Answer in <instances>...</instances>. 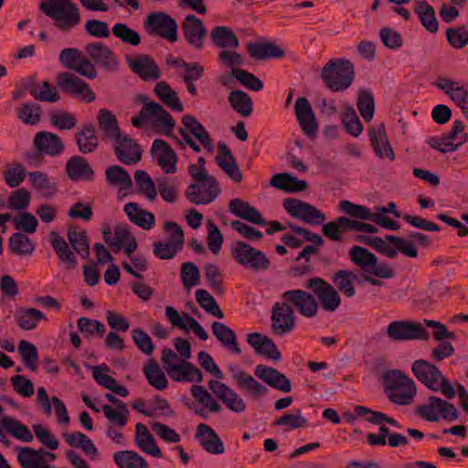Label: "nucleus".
<instances>
[{"label":"nucleus","mask_w":468,"mask_h":468,"mask_svg":"<svg viewBox=\"0 0 468 468\" xmlns=\"http://www.w3.org/2000/svg\"><path fill=\"white\" fill-rule=\"evenodd\" d=\"M39 9L59 30H70L80 23V11L70 0H42Z\"/></svg>","instance_id":"nucleus-1"},{"label":"nucleus","mask_w":468,"mask_h":468,"mask_svg":"<svg viewBox=\"0 0 468 468\" xmlns=\"http://www.w3.org/2000/svg\"><path fill=\"white\" fill-rule=\"evenodd\" d=\"M411 371L419 381L429 389L441 392L447 399L456 396L454 387L438 367L426 360H417L412 364Z\"/></svg>","instance_id":"nucleus-2"},{"label":"nucleus","mask_w":468,"mask_h":468,"mask_svg":"<svg viewBox=\"0 0 468 468\" xmlns=\"http://www.w3.org/2000/svg\"><path fill=\"white\" fill-rule=\"evenodd\" d=\"M354 66L346 59H332L322 69L321 78L334 92L348 89L354 81Z\"/></svg>","instance_id":"nucleus-3"},{"label":"nucleus","mask_w":468,"mask_h":468,"mask_svg":"<svg viewBox=\"0 0 468 468\" xmlns=\"http://www.w3.org/2000/svg\"><path fill=\"white\" fill-rule=\"evenodd\" d=\"M385 392L387 397L398 405L410 404L416 396L414 381L399 370L388 373Z\"/></svg>","instance_id":"nucleus-4"},{"label":"nucleus","mask_w":468,"mask_h":468,"mask_svg":"<svg viewBox=\"0 0 468 468\" xmlns=\"http://www.w3.org/2000/svg\"><path fill=\"white\" fill-rule=\"evenodd\" d=\"M132 123L136 128L149 124L166 135L175 128V122L170 114L155 102L144 103L139 115L132 119Z\"/></svg>","instance_id":"nucleus-5"},{"label":"nucleus","mask_w":468,"mask_h":468,"mask_svg":"<svg viewBox=\"0 0 468 468\" xmlns=\"http://www.w3.org/2000/svg\"><path fill=\"white\" fill-rule=\"evenodd\" d=\"M162 364L168 376L177 382H200L202 374L192 364L181 359L171 349H165L161 357Z\"/></svg>","instance_id":"nucleus-6"},{"label":"nucleus","mask_w":468,"mask_h":468,"mask_svg":"<svg viewBox=\"0 0 468 468\" xmlns=\"http://www.w3.org/2000/svg\"><path fill=\"white\" fill-rule=\"evenodd\" d=\"M165 239L156 242L154 253L162 260L174 258L181 250L185 239L179 225L174 222H165L164 226Z\"/></svg>","instance_id":"nucleus-7"},{"label":"nucleus","mask_w":468,"mask_h":468,"mask_svg":"<svg viewBox=\"0 0 468 468\" xmlns=\"http://www.w3.org/2000/svg\"><path fill=\"white\" fill-rule=\"evenodd\" d=\"M230 251L234 260L246 269L261 271L267 270L270 266V261L262 251L244 242H235Z\"/></svg>","instance_id":"nucleus-8"},{"label":"nucleus","mask_w":468,"mask_h":468,"mask_svg":"<svg viewBox=\"0 0 468 468\" xmlns=\"http://www.w3.org/2000/svg\"><path fill=\"white\" fill-rule=\"evenodd\" d=\"M145 28L149 34L160 36L170 42L177 39V24L165 13L157 12L148 15Z\"/></svg>","instance_id":"nucleus-9"},{"label":"nucleus","mask_w":468,"mask_h":468,"mask_svg":"<svg viewBox=\"0 0 468 468\" xmlns=\"http://www.w3.org/2000/svg\"><path fill=\"white\" fill-rule=\"evenodd\" d=\"M419 414L429 421H436L439 419L455 420L458 418L456 408L436 397H430L425 404L419 409Z\"/></svg>","instance_id":"nucleus-10"},{"label":"nucleus","mask_w":468,"mask_h":468,"mask_svg":"<svg viewBox=\"0 0 468 468\" xmlns=\"http://www.w3.org/2000/svg\"><path fill=\"white\" fill-rule=\"evenodd\" d=\"M57 84L62 90L76 97L83 102L90 103L94 101L96 99V96L89 84L71 73H60L58 76Z\"/></svg>","instance_id":"nucleus-11"},{"label":"nucleus","mask_w":468,"mask_h":468,"mask_svg":"<svg viewBox=\"0 0 468 468\" xmlns=\"http://www.w3.org/2000/svg\"><path fill=\"white\" fill-rule=\"evenodd\" d=\"M308 287L317 297L321 307L327 312H335L341 303V297L335 288L322 279L314 278L308 282Z\"/></svg>","instance_id":"nucleus-12"},{"label":"nucleus","mask_w":468,"mask_h":468,"mask_svg":"<svg viewBox=\"0 0 468 468\" xmlns=\"http://www.w3.org/2000/svg\"><path fill=\"white\" fill-rule=\"evenodd\" d=\"M295 314L291 305L284 300L276 303L272 307L271 328L276 335H284L295 327Z\"/></svg>","instance_id":"nucleus-13"},{"label":"nucleus","mask_w":468,"mask_h":468,"mask_svg":"<svg viewBox=\"0 0 468 468\" xmlns=\"http://www.w3.org/2000/svg\"><path fill=\"white\" fill-rule=\"evenodd\" d=\"M282 299L289 305H293L302 315L307 318H313L317 314L318 303L313 295L305 291H286L282 293Z\"/></svg>","instance_id":"nucleus-14"},{"label":"nucleus","mask_w":468,"mask_h":468,"mask_svg":"<svg viewBox=\"0 0 468 468\" xmlns=\"http://www.w3.org/2000/svg\"><path fill=\"white\" fill-rule=\"evenodd\" d=\"M283 207L292 217L311 225H320L325 218L316 207L299 199H287L283 202Z\"/></svg>","instance_id":"nucleus-15"},{"label":"nucleus","mask_w":468,"mask_h":468,"mask_svg":"<svg viewBox=\"0 0 468 468\" xmlns=\"http://www.w3.org/2000/svg\"><path fill=\"white\" fill-rule=\"evenodd\" d=\"M387 331L394 340H427L429 338V334L423 325L417 322H392Z\"/></svg>","instance_id":"nucleus-16"},{"label":"nucleus","mask_w":468,"mask_h":468,"mask_svg":"<svg viewBox=\"0 0 468 468\" xmlns=\"http://www.w3.org/2000/svg\"><path fill=\"white\" fill-rule=\"evenodd\" d=\"M435 86L442 90L460 109L468 110V89L463 81L441 76L437 79Z\"/></svg>","instance_id":"nucleus-17"},{"label":"nucleus","mask_w":468,"mask_h":468,"mask_svg":"<svg viewBox=\"0 0 468 468\" xmlns=\"http://www.w3.org/2000/svg\"><path fill=\"white\" fill-rule=\"evenodd\" d=\"M36 400L45 414L50 415L54 409L58 422L62 425L69 424V416L65 403L58 397L49 398L44 387L37 388Z\"/></svg>","instance_id":"nucleus-18"},{"label":"nucleus","mask_w":468,"mask_h":468,"mask_svg":"<svg viewBox=\"0 0 468 468\" xmlns=\"http://www.w3.org/2000/svg\"><path fill=\"white\" fill-rule=\"evenodd\" d=\"M218 192L216 180L207 178L191 185L186 191V197L196 205L208 204L217 198Z\"/></svg>","instance_id":"nucleus-19"},{"label":"nucleus","mask_w":468,"mask_h":468,"mask_svg":"<svg viewBox=\"0 0 468 468\" xmlns=\"http://www.w3.org/2000/svg\"><path fill=\"white\" fill-rule=\"evenodd\" d=\"M153 160L166 174H174L177 170V156L175 151L165 141L156 139L151 147Z\"/></svg>","instance_id":"nucleus-20"},{"label":"nucleus","mask_w":468,"mask_h":468,"mask_svg":"<svg viewBox=\"0 0 468 468\" xmlns=\"http://www.w3.org/2000/svg\"><path fill=\"white\" fill-rule=\"evenodd\" d=\"M295 114L300 127L309 137H314L318 132V122L309 101L301 97L294 104Z\"/></svg>","instance_id":"nucleus-21"},{"label":"nucleus","mask_w":468,"mask_h":468,"mask_svg":"<svg viewBox=\"0 0 468 468\" xmlns=\"http://www.w3.org/2000/svg\"><path fill=\"white\" fill-rule=\"evenodd\" d=\"M208 387L215 396L220 399L229 410L237 413L245 410L246 406L244 400L236 391L226 384L214 379L208 382Z\"/></svg>","instance_id":"nucleus-22"},{"label":"nucleus","mask_w":468,"mask_h":468,"mask_svg":"<svg viewBox=\"0 0 468 468\" xmlns=\"http://www.w3.org/2000/svg\"><path fill=\"white\" fill-rule=\"evenodd\" d=\"M229 371L239 388L252 398L258 399L268 393V388L253 377L236 366H230Z\"/></svg>","instance_id":"nucleus-23"},{"label":"nucleus","mask_w":468,"mask_h":468,"mask_svg":"<svg viewBox=\"0 0 468 468\" xmlns=\"http://www.w3.org/2000/svg\"><path fill=\"white\" fill-rule=\"evenodd\" d=\"M17 459L23 468H52L48 463L56 459V455L43 450L36 451L32 448H21Z\"/></svg>","instance_id":"nucleus-24"},{"label":"nucleus","mask_w":468,"mask_h":468,"mask_svg":"<svg viewBox=\"0 0 468 468\" xmlns=\"http://www.w3.org/2000/svg\"><path fill=\"white\" fill-rule=\"evenodd\" d=\"M165 315L176 327L185 331L192 330L201 340L208 339V334L200 324L187 314H180L174 307L166 306Z\"/></svg>","instance_id":"nucleus-25"},{"label":"nucleus","mask_w":468,"mask_h":468,"mask_svg":"<svg viewBox=\"0 0 468 468\" xmlns=\"http://www.w3.org/2000/svg\"><path fill=\"white\" fill-rule=\"evenodd\" d=\"M113 141L115 142L114 148L116 155L122 163L132 165L141 159V148L133 139L127 135L120 134Z\"/></svg>","instance_id":"nucleus-26"},{"label":"nucleus","mask_w":468,"mask_h":468,"mask_svg":"<svg viewBox=\"0 0 468 468\" xmlns=\"http://www.w3.org/2000/svg\"><path fill=\"white\" fill-rule=\"evenodd\" d=\"M369 140L376 155L381 159H395L393 149L388 142L384 124L372 127L369 132Z\"/></svg>","instance_id":"nucleus-27"},{"label":"nucleus","mask_w":468,"mask_h":468,"mask_svg":"<svg viewBox=\"0 0 468 468\" xmlns=\"http://www.w3.org/2000/svg\"><path fill=\"white\" fill-rule=\"evenodd\" d=\"M255 376L270 387L283 392L291 391V383L289 379L278 370L263 365H258L255 367Z\"/></svg>","instance_id":"nucleus-28"},{"label":"nucleus","mask_w":468,"mask_h":468,"mask_svg":"<svg viewBox=\"0 0 468 468\" xmlns=\"http://www.w3.org/2000/svg\"><path fill=\"white\" fill-rule=\"evenodd\" d=\"M92 377L98 385L112 390L115 394L121 397H127L129 392L128 389L119 384L112 377L109 375V367L106 364H101L98 366L90 367Z\"/></svg>","instance_id":"nucleus-29"},{"label":"nucleus","mask_w":468,"mask_h":468,"mask_svg":"<svg viewBox=\"0 0 468 468\" xmlns=\"http://www.w3.org/2000/svg\"><path fill=\"white\" fill-rule=\"evenodd\" d=\"M196 437L203 449L210 454H222L225 447L220 438L207 424H199L197 428Z\"/></svg>","instance_id":"nucleus-30"},{"label":"nucleus","mask_w":468,"mask_h":468,"mask_svg":"<svg viewBox=\"0 0 468 468\" xmlns=\"http://www.w3.org/2000/svg\"><path fill=\"white\" fill-rule=\"evenodd\" d=\"M247 341L257 354L274 361L281 359V353L274 342L266 335L251 333L248 335Z\"/></svg>","instance_id":"nucleus-31"},{"label":"nucleus","mask_w":468,"mask_h":468,"mask_svg":"<svg viewBox=\"0 0 468 468\" xmlns=\"http://www.w3.org/2000/svg\"><path fill=\"white\" fill-rule=\"evenodd\" d=\"M134 442L136 446L145 454L155 458L164 457L154 437L142 423H137L135 425Z\"/></svg>","instance_id":"nucleus-32"},{"label":"nucleus","mask_w":468,"mask_h":468,"mask_svg":"<svg viewBox=\"0 0 468 468\" xmlns=\"http://www.w3.org/2000/svg\"><path fill=\"white\" fill-rule=\"evenodd\" d=\"M183 32L190 45L197 48L203 47V39L207 30L202 21L193 15H188L183 23Z\"/></svg>","instance_id":"nucleus-33"},{"label":"nucleus","mask_w":468,"mask_h":468,"mask_svg":"<svg viewBox=\"0 0 468 468\" xmlns=\"http://www.w3.org/2000/svg\"><path fill=\"white\" fill-rule=\"evenodd\" d=\"M127 62L133 71L144 80H156L159 77L157 66L148 56H130Z\"/></svg>","instance_id":"nucleus-34"},{"label":"nucleus","mask_w":468,"mask_h":468,"mask_svg":"<svg viewBox=\"0 0 468 468\" xmlns=\"http://www.w3.org/2000/svg\"><path fill=\"white\" fill-rule=\"evenodd\" d=\"M50 243L58 257L59 264L67 270L77 267V260L66 240L56 232L50 233Z\"/></svg>","instance_id":"nucleus-35"},{"label":"nucleus","mask_w":468,"mask_h":468,"mask_svg":"<svg viewBox=\"0 0 468 468\" xmlns=\"http://www.w3.org/2000/svg\"><path fill=\"white\" fill-rule=\"evenodd\" d=\"M87 52L90 58L97 64L113 70L118 68V61L112 51L104 44L93 43L87 46Z\"/></svg>","instance_id":"nucleus-36"},{"label":"nucleus","mask_w":468,"mask_h":468,"mask_svg":"<svg viewBox=\"0 0 468 468\" xmlns=\"http://www.w3.org/2000/svg\"><path fill=\"white\" fill-rule=\"evenodd\" d=\"M282 240L291 248L300 247L303 241H312L314 244L321 245L322 238L314 233H311L303 228L291 226V232L282 235Z\"/></svg>","instance_id":"nucleus-37"},{"label":"nucleus","mask_w":468,"mask_h":468,"mask_svg":"<svg viewBox=\"0 0 468 468\" xmlns=\"http://www.w3.org/2000/svg\"><path fill=\"white\" fill-rule=\"evenodd\" d=\"M34 144L38 151L49 155L59 154L64 148V144L59 137L48 132L37 133L34 140Z\"/></svg>","instance_id":"nucleus-38"},{"label":"nucleus","mask_w":468,"mask_h":468,"mask_svg":"<svg viewBox=\"0 0 468 468\" xmlns=\"http://www.w3.org/2000/svg\"><path fill=\"white\" fill-rule=\"evenodd\" d=\"M124 212L128 218L138 227L145 230H150L154 227V216L144 209H143L136 203H128L124 206Z\"/></svg>","instance_id":"nucleus-39"},{"label":"nucleus","mask_w":468,"mask_h":468,"mask_svg":"<svg viewBox=\"0 0 468 468\" xmlns=\"http://www.w3.org/2000/svg\"><path fill=\"white\" fill-rule=\"evenodd\" d=\"M217 163L222 170L235 182L242 179L241 172L230 150L225 145L220 144L217 155Z\"/></svg>","instance_id":"nucleus-40"},{"label":"nucleus","mask_w":468,"mask_h":468,"mask_svg":"<svg viewBox=\"0 0 468 468\" xmlns=\"http://www.w3.org/2000/svg\"><path fill=\"white\" fill-rule=\"evenodd\" d=\"M212 332L221 345L234 354H240L241 350L237 342L235 332L223 323L214 322L212 324Z\"/></svg>","instance_id":"nucleus-41"},{"label":"nucleus","mask_w":468,"mask_h":468,"mask_svg":"<svg viewBox=\"0 0 468 468\" xmlns=\"http://www.w3.org/2000/svg\"><path fill=\"white\" fill-rule=\"evenodd\" d=\"M107 182L118 190L119 196H125L132 187L129 174L121 166L114 165L106 171Z\"/></svg>","instance_id":"nucleus-42"},{"label":"nucleus","mask_w":468,"mask_h":468,"mask_svg":"<svg viewBox=\"0 0 468 468\" xmlns=\"http://www.w3.org/2000/svg\"><path fill=\"white\" fill-rule=\"evenodd\" d=\"M182 123L186 130H187L208 152L213 151L214 145L211 142L207 132L204 126L192 115H185L182 119Z\"/></svg>","instance_id":"nucleus-43"},{"label":"nucleus","mask_w":468,"mask_h":468,"mask_svg":"<svg viewBox=\"0 0 468 468\" xmlns=\"http://www.w3.org/2000/svg\"><path fill=\"white\" fill-rule=\"evenodd\" d=\"M229 210L233 215L251 223L264 224L261 213L254 207L240 199L231 200L229 203Z\"/></svg>","instance_id":"nucleus-44"},{"label":"nucleus","mask_w":468,"mask_h":468,"mask_svg":"<svg viewBox=\"0 0 468 468\" xmlns=\"http://www.w3.org/2000/svg\"><path fill=\"white\" fill-rule=\"evenodd\" d=\"M1 425L7 433L18 441L25 442L33 441L34 437L29 429L15 418L3 416L1 418Z\"/></svg>","instance_id":"nucleus-45"},{"label":"nucleus","mask_w":468,"mask_h":468,"mask_svg":"<svg viewBox=\"0 0 468 468\" xmlns=\"http://www.w3.org/2000/svg\"><path fill=\"white\" fill-rule=\"evenodd\" d=\"M16 319L18 326L25 331L35 329L41 320L46 319V315L35 308H20L17 310Z\"/></svg>","instance_id":"nucleus-46"},{"label":"nucleus","mask_w":468,"mask_h":468,"mask_svg":"<svg viewBox=\"0 0 468 468\" xmlns=\"http://www.w3.org/2000/svg\"><path fill=\"white\" fill-rule=\"evenodd\" d=\"M270 185L275 188L286 192L303 191L307 186L305 181L297 179L288 173L274 175L270 182Z\"/></svg>","instance_id":"nucleus-47"},{"label":"nucleus","mask_w":468,"mask_h":468,"mask_svg":"<svg viewBox=\"0 0 468 468\" xmlns=\"http://www.w3.org/2000/svg\"><path fill=\"white\" fill-rule=\"evenodd\" d=\"M247 49L250 55L256 59L280 58L283 55L280 47L269 42L249 43Z\"/></svg>","instance_id":"nucleus-48"},{"label":"nucleus","mask_w":468,"mask_h":468,"mask_svg":"<svg viewBox=\"0 0 468 468\" xmlns=\"http://www.w3.org/2000/svg\"><path fill=\"white\" fill-rule=\"evenodd\" d=\"M112 457L119 468H147V462L134 451L116 452Z\"/></svg>","instance_id":"nucleus-49"},{"label":"nucleus","mask_w":468,"mask_h":468,"mask_svg":"<svg viewBox=\"0 0 468 468\" xmlns=\"http://www.w3.org/2000/svg\"><path fill=\"white\" fill-rule=\"evenodd\" d=\"M67 172L73 180H90L93 175L90 165L81 157L71 158L67 165Z\"/></svg>","instance_id":"nucleus-50"},{"label":"nucleus","mask_w":468,"mask_h":468,"mask_svg":"<svg viewBox=\"0 0 468 468\" xmlns=\"http://www.w3.org/2000/svg\"><path fill=\"white\" fill-rule=\"evenodd\" d=\"M416 13L422 26L431 33L438 31V21L433 8L424 0L416 1Z\"/></svg>","instance_id":"nucleus-51"},{"label":"nucleus","mask_w":468,"mask_h":468,"mask_svg":"<svg viewBox=\"0 0 468 468\" xmlns=\"http://www.w3.org/2000/svg\"><path fill=\"white\" fill-rule=\"evenodd\" d=\"M97 120L100 129L106 137L114 140L121 134L115 117L108 110H100Z\"/></svg>","instance_id":"nucleus-52"},{"label":"nucleus","mask_w":468,"mask_h":468,"mask_svg":"<svg viewBox=\"0 0 468 468\" xmlns=\"http://www.w3.org/2000/svg\"><path fill=\"white\" fill-rule=\"evenodd\" d=\"M144 375L152 387L158 390L165 389L168 380L160 367L154 361H149L144 367Z\"/></svg>","instance_id":"nucleus-53"},{"label":"nucleus","mask_w":468,"mask_h":468,"mask_svg":"<svg viewBox=\"0 0 468 468\" xmlns=\"http://www.w3.org/2000/svg\"><path fill=\"white\" fill-rule=\"evenodd\" d=\"M357 281V276L349 271H339L333 280L336 287L347 297L355 295V284Z\"/></svg>","instance_id":"nucleus-54"},{"label":"nucleus","mask_w":468,"mask_h":468,"mask_svg":"<svg viewBox=\"0 0 468 468\" xmlns=\"http://www.w3.org/2000/svg\"><path fill=\"white\" fill-rule=\"evenodd\" d=\"M112 33L116 38L132 47H136L141 43L140 34L124 23L114 24Z\"/></svg>","instance_id":"nucleus-55"},{"label":"nucleus","mask_w":468,"mask_h":468,"mask_svg":"<svg viewBox=\"0 0 468 468\" xmlns=\"http://www.w3.org/2000/svg\"><path fill=\"white\" fill-rule=\"evenodd\" d=\"M28 179L31 186L45 197L51 196L56 190V182L43 173H30L28 175Z\"/></svg>","instance_id":"nucleus-56"},{"label":"nucleus","mask_w":468,"mask_h":468,"mask_svg":"<svg viewBox=\"0 0 468 468\" xmlns=\"http://www.w3.org/2000/svg\"><path fill=\"white\" fill-rule=\"evenodd\" d=\"M11 250L19 256H29L35 250L34 242L25 234L15 233L9 239Z\"/></svg>","instance_id":"nucleus-57"},{"label":"nucleus","mask_w":468,"mask_h":468,"mask_svg":"<svg viewBox=\"0 0 468 468\" xmlns=\"http://www.w3.org/2000/svg\"><path fill=\"white\" fill-rule=\"evenodd\" d=\"M102 410L111 423L121 428L126 425L129 410L123 402L118 403V406L105 405Z\"/></svg>","instance_id":"nucleus-58"},{"label":"nucleus","mask_w":468,"mask_h":468,"mask_svg":"<svg viewBox=\"0 0 468 468\" xmlns=\"http://www.w3.org/2000/svg\"><path fill=\"white\" fill-rule=\"evenodd\" d=\"M229 101L232 108L241 116H249L252 112V101L248 94L241 90H234L229 94Z\"/></svg>","instance_id":"nucleus-59"},{"label":"nucleus","mask_w":468,"mask_h":468,"mask_svg":"<svg viewBox=\"0 0 468 468\" xmlns=\"http://www.w3.org/2000/svg\"><path fill=\"white\" fill-rule=\"evenodd\" d=\"M77 144L80 152L87 154L92 152L98 146V138L95 128L86 126L77 134Z\"/></svg>","instance_id":"nucleus-60"},{"label":"nucleus","mask_w":468,"mask_h":468,"mask_svg":"<svg viewBox=\"0 0 468 468\" xmlns=\"http://www.w3.org/2000/svg\"><path fill=\"white\" fill-rule=\"evenodd\" d=\"M68 239L76 253L82 258H87L90 254L89 242L85 231L70 228L68 231Z\"/></svg>","instance_id":"nucleus-61"},{"label":"nucleus","mask_w":468,"mask_h":468,"mask_svg":"<svg viewBox=\"0 0 468 468\" xmlns=\"http://www.w3.org/2000/svg\"><path fill=\"white\" fill-rule=\"evenodd\" d=\"M343 125L346 132L353 137H358L364 130L363 124L361 123L355 109L350 105L345 106Z\"/></svg>","instance_id":"nucleus-62"},{"label":"nucleus","mask_w":468,"mask_h":468,"mask_svg":"<svg viewBox=\"0 0 468 468\" xmlns=\"http://www.w3.org/2000/svg\"><path fill=\"white\" fill-rule=\"evenodd\" d=\"M213 42L222 48H236L239 40L233 31L227 27H218L211 33Z\"/></svg>","instance_id":"nucleus-63"},{"label":"nucleus","mask_w":468,"mask_h":468,"mask_svg":"<svg viewBox=\"0 0 468 468\" xmlns=\"http://www.w3.org/2000/svg\"><path fill=\"white\" fill-rule=\"evenodd\" d=\"M444 135L454 151H457L468 141V134L464 132V124L460 120H455L451 130Z\"/></svg>","instance_id":"nucleus-64"}]
</instances>
